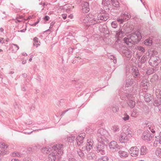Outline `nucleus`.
Listing matches in <instances>:
<instances>
[{
  "mask_svg": "<svg viewBox=\"0 0 161 161\" xmlns=\"http://www.w3.org/2000/svg\"><path fill=\"white\" fill-rule=\"evenodd\" d=\"M129 119V116L127 114H125L124 117L123 118V119L124 121H127Z\"/></svg>",
  "mask_w": 161,
  "mask_h": 161,
  "instance_id": "603ef678",
  "label": "nucleus"
},
{
  "mask_svg": "<svg viewBox=\"0 0 161 161\" xmlns=\"http://www.w3.org/2000/svg\"><path fill=\"white\" fill-rule=\"evenodd\" d=\"M139 114V110L137 109H134L131 114V116L132 117H135L137 116Z\"/></svg>",
  "mask_w": 161,
  "mask_h": 161,
  "instance_id": "5701e85b",
  "label": "nucleus"
},
{
  "mask_svg": "<svg viewBox=\"0 0 161 161\" xmlns=\"http://www.w3.org/2000/svg\"><path fill=\"white\" fill-rule=\"evenodd\" d=\"M161 105V101L159 98L157 99H155L154 100L153 103V105L154 106H157L158 107Z\"/></svg>",
  "mask_w": 161,
  "mask_h": 161,
  "instance_id": "a878e982",
  "label": "nucleus"
},
{
  "mask_svg": "<svg viewBox=\"0 0 161 161\" xmlns=\"http://www.w3.org/2000/svg\"><path fill=\"white\" fill-rule=\"evenodd\" d=\"M13 47H12L13 48V51L14 52H16L19 49V47L17 45L14 44H13Z\"/></svg>",
  "mask_w": 161,
  "mask_h": 161,
  "instance_id": "4c0bfd02",
  "label": "nucleus"
},
{
  "mask_svg": "<svg viewBox=\"0 0 161 161\" xmlns=\"http://www.w3.org/2000/svg\"><path fill=\"white\" fill-rule=\"evenodd\" d=\"M85 134H81L79 135L75 139L77 144L79 146H80L81 144L83 143V140L85 138Z\"/></svg>",
  "mask_w": 161,
  "mask_h": 161,
  "instance_id": "9d476101",
  "label": "nucleus"
},
{
  "mask_svg": "<svg viewBox=\"0 0 161 161\" xmlns=\"http://www.w3.org/2000/svg\"><path fill=\"white\" fill-rule=\"evenodd\" d=\"M147 57L146 55H144L141 58L140 60L141 64L144 63L146 61Z\"/></svg>",
  "mask_w": 161,
  "mask_h": 161,
  "instance_id": "58836bf2",
  "label": "nucleus"
},
{
  "mask_svg": "<svg viewBox=\"0 0 161 161\" xmlns=\"http://www.w3.org/2000/svg\"><path fill=\"white\" fill-rule=\"evenodd\" d=\"M124 96L126 98L129 100H131L132 98V95L131 94H127L126 93L124 95Z\"/></svg>",
  "mask_w": 161,
  "mask_h": 161,
  "instance_id": "c03bdc74",
  "label": "nucleus"
},
{
  "mask_svg": "<svg viewBox=\"0 0 161 161\" xmlns=\"http://www.w3.org/2000/svg\"><path fill=\"white\" fill-rule=\"evenodd\" d=\"M149 138H150V139L151 140L154 136V135L152 134L149 133Z\"/></svg>",
  "mask_w": 161,
  "mask_h": 161,
  "instance_id": "bf43d9fd",
  "label": "nucleus"
},
{
  "mask_svg": "<svg viewBox=\"0 0 161 161\" xmlns=\"http://www.w3.org/2000/svg\"><path fill=\"white\" fill-rule=\"evenodd\" d=\"M110 58L112 60H114V59L115 58V57L113 55H111L110 57Z\"/></svg>",
  "mask_w": 161,
  "mask_h": 161,
  "instance_id": "338daca9",
  "label": "nucleus"
},
{
  "mask_svg": "<svg viewBox=\"0 0 161 161\" xmlns=\"http://www.w3.org/2000/svg\"><path fill=\"white\" fill-rule=\"evenodd\" d=\"M55 153L57 157L60 158L63 153V145L62 144H56L53 146L52 150Z\"/></svg>",
  "mask_w": 161,
  "mask_h": 161,
  "instance_id": "20e7f679",
  "label": "nucleus"
},
{
  "mask_svg": "<svg viewBox=\"0 0 161 161\" xmlns=\"http://www.w3.org/2000/svg\"><path fill=\"white\" fill-rule=\"evenodd\" d=\"M22 75L23 76V77L25 78L27 77V74L25 73L22 74Z\"/></svg>",
  "mask_w": 161,
  "mask_h": 161,
  "instance_id": "774afa93",
  "label": "nucleus"
},
{
  "mask_svg": "<svg viewBox=\"0 0 161 161\" xmlns=\"http://www.w3.org/2000/svg\"><path fill=\"white\" fill-rule=\"evenodd\" d=\"M74 49L72 47H69L68 49V51L70 54H72L73 52Z\"/></svg>",
  "mask_w": 161,
  "mask_h": 161,
  "instance_id": "4d7b16f0",
  "label": "nucleus"
},
{
  "mask_svg": "<svg viewBox=\"0 0 161 161\" xmlns=\"http://www.w3.org/2000/svg\"><path fill=\"white\" fill-rule=\"evenodd\" d=\"M149 129L153 133H155V130H156V129L155 128V127L153 126L149 127Z\"/></svg>",
  "mask_w": 161,
  "mask_h": 161,
  "instance_id": "09e8293b",
  "label": "nucleus"
},
{
  "mask_svg": "<svg viewBox=\"0 0 161 161\" xmlns=\"http://www.w3.org/2000/svg\"><path fill=\"white\" fill-rule=\"evenodd\" d=\"M156 70L153 68H150L147 70L146 72V74L148 75H150L154 73Z\"/></svg>",
  "mask_w": 161,
  "mask_h": 161,
  "instance_id": "c85d7f7f",
  "label": "nucleus"
},
{
  "mask_svg": "<svg viewBox=\"0 0 161 161\" xmlns=\"http://www.w3.org/2000/svg\"><path fill=\"white\" fill-rule=\"evenodd\" d=\"M127 103L131 108H133L135 105V102L133 100H127Z\"/></svg>",
  "mask_w": 161,
  "mask_h": 161,
  "instance_id": "4be33fe9",
  "label": "nucleus"
},
{
  "mask_svg": "<svg viewBox=\"0 0 161 161\" xmlns=\"http://www.w3.org/2000/svg\"><path fill=\"white\" fill-rule=\"evenodd\" d=\"M82 8L81 12L83 13H88L89 11V4L88 3L85 2L82 4Z\"/></svg>",
  "mask_w": 161,
  "mask_h": 161,
  "instance_id": "9b49d317",
  "label": "nucleus"
},
{
  "mask_svg": "<svg viewBox=\"0 0 161 161\" xmlns=\"http://www.w3.org/2000/svg\"><path fill=\"white\" fill-rule=\"evenodd\" d=\"M12 155L13 156H17L18 157H21L22 154L19 153H13Z\"/></svg>",
  "mask_w": 161,
  "mask_h": 161,
  "instance_id": "8fccbe9b",
  "label": "nucleus"
},
{
  "mask_svg": "<svg viewBox=\"0 0 161 161\" xmlns=\"http://www.w3.org/2000/svg\"><path fill=\"white\" fill-rule=\"evenodd\" d=\"M38 38L36 37H35L34 38L33 41H34V43H33V45L34 46H36L37 47L38 45H40L38 43Z\"/></svg>",
  "mask_w": 161,
  "mask_h": 161,
  "instance_id": "e433bc0d",
  "label": "nucleus"
},
{
  "mask_svg": "<svg viewBox=\"0 0 161 161\" xmlns=\"http://www.w3.org/2000/svg\"><path fill=\"white\" fill-rule=\"evenodd\" d=\"M132 74L135 78L141 77V75L140 74L138 69L137 68L135 67V68H133L132 69Z\"/></svg>",
  "mask_w": 161,
  "mask_h": 161,
  "instance_id": "ddd939ff",
  "label": "nucleus"
},
{
  "mask_svg": "<svg viewBox=\"0 0 161 161\" xmlns=\"http://www.w3.org/2000/svg\"><path fill=\"white\" fill-rule=\"evenodd\" d=\"M120 53L123 56H126L127 58V59L129 60L131 56L132 52L127 47H122L120 50Z\"/></svg>",
  "mask_w": 161,
  "mask_h": 161,
  "instance_id": "423d86ee",
  "label": "nucleus"
},
{
  "mask_svg": "<svg viewBox=\"0 0 161 161\" xmlns=\"http://www.w3.org/2000/svg\"><path fill=\"white\" fill-rule=\"evenodd\" d=\"M156 139L153 143V146L156 147L158 144H161V131L160 132L159 135L155 137Z\"/></svg>",
  "mask_w": 161,
  "mask_h": 161,
  "instance_id": "2eb2a0df",
  "label": "nucleus"
},
{
  "mask_svg": "<svg viewBox=\"0 0 161 161\" xmlns=\"http://www.w3.org/2000/svg\"><path fill=\"white\" fill-rule=\"evenodd\" d=\"M93 155H94L93 154H92V155H91V154H89L88 158L89 160L93 159V157H94Z\"/></svg>",
  "mask_w": 161,
  "mask_h": 161,
  "instance_id": "5fc2aeb1",
  "label": "nucleus"
},
{
  "mask_svg": "<svg viewBox=\"0 0 161 161\" xmlns=\"http://www.w3.org/2000/svg\"><path fill=\"white\" fill-rule=\"evenodd\" d=\"M147 149L145 146H142L140 148V154L141 155H145L147 153Z\"/></svg>",
  "mask_w": 161,
  "mask_h": 161,
  "instance_id": "6ab92c4d",
  "label": "nucleus"
},
{
  "mask_svg": "<svg viewBox=\"0 0 161 161\" xmlns=\"http://www.w3.org/2000/svg\"><path fill=\"white\" fill-rule=\"evenodd\" d=\"M67 15L66 14H63L62 17L64 19H65L66 18Z\"/></svg>",
  "mask_w": 161,
  "mask_h": 161,
  "instance_id": "69168bd1",
  "label": "nucleus"
},
{
  "mask_svg": "<svg viewBox=\"0 0 161 161\" xmlns=\"http://www.w3.org/2000/svg\"><path fill=\"white\" fill-rule=\"evenodd\" d=\"M26 28H25V29H23V30H20V31L19 30L18 31V32H25L26 31Z\"/></svg>",
  "mask_w": 161,
  "mask_h": 161,
  "instance_id": "0e129e2a",
  "label": "nucleus"
},
{
  "mask_svg": "<svg viewBox=\"0 0 161 161\" xmlns=\"http://www.w3.org/2000/svg\"><path fill=\"white\" fill-rule=\"evenodd\" d=\"M70 109V108H69V109H67L66 110H65V111H64L63 112L62 114H61V115L62 116H63L64 114L67 112L68 111V110H69Z\"/></svg>",
  "mask_w": 161,
  "mask_h": 161,
  "instance_id": "052dcab7",
  "label": "nucleus"
},
{
  "mask_svg": "<svg viewBox=\"0 0 161 161\" xmlns=\"http://www.w3.org/2000/svg\"><path fill=\"white\" fill-rule=\"evenodd\" d=\"M112 27L114 28H116L118 26L117 23L116 21H113L111 24Z\"/></svg>",
  "mask_w": 161,
  "mask_h": 161,
  "instance_id": "a18cd8bd",
  "label": "nucleus"
},
{
  "mask_svg": "<svg viewBox=\"0 0 161 161\" xmlns=\"http://www.w3.org/2000/svg\"><path fill=\"white\" fill-rule=\"evenodd\" d=\"M155 154L156 155L161 158V148L159 147H157L155 151Z\"/></svg>",
  "mask_w": 161,
  "mask_h": 161,
  "instance_id": "393cba45",
  "label": "nucleus"
},
{
  "mask_svg": "<svg viewBox=\"0 0 161 161\" xmlns=\"http://www.w3.org/2000/svg\"><path fill=\"white\" fill-rule=\"evenodd\" d=\"M132 133V131L130 129H127L125 133L128 137H130L131 136Z\"/></svg>",
  "mask_w": 161,
  "mask_h": 161,
  "instance_id": "a19ab883",
  "label": "nucleus"
},
{
  "mask_svg": "<svg viewBox=\"0 0 161 161\" xmlns=\"http://www.w3.org/2000/svg\"><path fill=\"white\" fill-rule=\"evenodd\" d=\"M112 4L113 7H115L117 9H118L120 7L119 3L118 1H117V0H116L113 3H112Z\"/></svg>",
  "mask_w": 161,
  "mask_h": 161,
  "instance_id": "c756f323",
  "label": "nucleus"
},
{
  "mask_svg": "<svg viewBox=\"0 0 161 161\" xmlns=\"http://www.w3.org/2000/svg\"><path fill=\"white\" fill-rule=\"evenodd\" d=\"M133 80L132 79H129L126 80L125 86L127 87L130 86L133 83Z\"/></svg>",
  "mask_w": 161,
  "mask_h": 161,
  "instance_id": "b1692460",
  "label": "nucleus"
},
{
  "mask_svg": "<svg viewBox=\"0 0 161 161\" xmlns=\"http://www.w3.org/2000/svg\"><path fill=\"white\" fill-rule=\"evenodd\" d=\"M35 108L34 106H32L30 108V111L31 112L33 111V110H34Z\"/></svg>",
  "mask_w": 161,
  "mask_h": 161,
  "instance_id": "680f3d73",
  "label": "nucleus"
},
{
  "mask_svg": "<svg viewBox=\"0 0 161 161\" xmlns=\"http://www.w3.org/2000/svg\"><path fill=\"white\" fill-rule=\"evenodd\" d=\"M161 62L160 58L157 56H152L149 59V64L152 66L155 67L158 66Z\"/></svg>",
  "mask_w": 161,
  "mask_h": 161,
  "instance_id": "39448f33",
  "label": "nucleus"
},
{
  "mask_svg": "<svg viewBox=\"0 0 161 161\" xmlns=\"http://www.w3.org/2000/svg\"><path fill=\"white\" fill-rule=\"evenodd\" d=\"M49 19V17L47 15H46L44 18V19L45 21H48Z\"/></svg>",
  "mask_w": 161,
  "mask_h": 161,
  "instance_id": "13d9d810",
  "label": "nucleus"
},
{
  "mask_svg": "<svg viewBox=\"0 0 161 161\" xmlns=\"http://www.w3.org/2000/svg\"><path fill=\"white\" fill-rule=\"evenodd\" d=\"M144 98L145 102L147 103L150 102L152 99L151 95L148 93L146 94Z\"/></svg>",
  "mask_w": 161,
  "mask_h": 161,
  "instance_id": "412c9836",
  "label": "nucleus"
},
{
  "mask_svg": "<svg viewBox=\"0 0 161 161\" xmlns=\"http://www.w3.org/2000/svg\"><path fill=\"white\" fill-rule=\"evenodd\" d=\"M112 129L114 132H118L119 130V126L117 125H114L113 126Z\"/></svg>",
  "mask_w": 161,
  "mask_h": 161,
  "instance_id": "7c9ffc66",
  "label": "nucleus"
},
{
  "mask_svg": "<svg viewBox=\"0 0 161 161\" xmlns=\"http://www.w3.org/2000/svg\"><path fill=\"white\" fill-rule=\"evenodd\" d=\"M121 15L125 20H128L131 18V15L128 12H125L124 13H122Z\"/></svg>",
  "mask_w": 161,
  "mask_h": 161,
  "instance_id": "a211bd4d",
  "label": "nucleus"
},
{
  "mask_svg": "<svg viewBox=\"0 0 161 161\" xmlns=\"http://www.w3.org/2000/svg\"><path fill=\"white\" fill-rule=\"evenodd\" d=\"M92 148L89 146L87 144L86 146V149L87 151H89Z\"/></svg>",
  "mask_w": 161,
  "mask_h": 161,
  "instance_id": "6e6d98bb",
  "label": "nucleus"
},
{
  "mask_svg": "<svg viewBox=\"0 0 161 161\" xmlns=\"http://www.w3.org/2000/svg\"><path fill=\"white\" fill-rule=\"evenodd\" d=\"M110 149L113 151H117L120 149V146H119L115 141H112L109 144Z\"/></svg>",
  "mask_w": 161,
  "mask_h": 161,
  "instance_id": "6e6552de",
  "label": "nucleus"
},
{
  "mask_svg": "<svg viewBox=\"0 0 161 161\" xmlns=\"http://www.w3.org/2000/svg\"><path fill=\"white\" fill-rule=\"evenodd\" d=\"M77 153L80 157L81 158H83L84 156V153L82 152L81 150L79 149L77 150Z\"/></svg>",
  "mask_w": 161,
  "mask_h": 161,
  "instance_id": "ea45409f",
  "label": "nucleus"
},
{
  "mask_svg": "<svg viewBox=\"0 0 161 161\" xmlns=\"http://www.w3.org/2000/svg\"><path fill=\"white\" fill-rule=\"evenodd\" d=\"M155 94L157 98L161 99V90L160 89H156L155 91Z\"/></svg>",
  "mask_w": 161,
  "mask_h": 161,
  "instance_id": "bb28decb",
  "label": "nucleus"
},
{
  "mask_svg": "<svg viewBox=\"0 0 161 161\" xmlns=\"http://www.w3.org/2000/svg\"><path fill=\"white\" fill-rule=\"evenodd\" d=\"M111 107L112 110L114 113L117 112L119 110V108L117 106H113Z\"/></svg>",
  "mask_w": 161,
  "mask_h": 161,
  "instance_id": "c9c22d12",
  "label": "nucleus"
},
{
  "mask_svg": "<svg viewBox=\"0 0 161 161\" xmlns=\"http://www.w3.org/2000/svg\"><path fill=\"white\" fill-rule=\"evenodd\" d=\"M137 49L138 50L140 51L141 53H142V54L145 51L144 48L142 47H138L137 48Z\"/></svg>",
  "mask_w": 161,
  "mask_h": 161,
  "instance_id": "37998d69",
  "label": "nucleus"
},
{
  "mask_svg": "<svg viewBox=\"0 0 161 161\" xmlns=\"http://www.w3.org/2000/svg\"><path fill=\"white\" fill-rule=\"evenodd\" d=\"M102 4L104 6H108L110 4L109 0H103Z\"/></svg>",
  "mask_w": 161,
  "mask_h": 161,
  "instance_id": "f704fd0d",
  "label": "nucleus"
},
{
  "mask_svg": "<svg viewBox=\"0 0 161 161\" xmlns=\"http://www.w3.org/2000/svg\"><path fill=\"white\" fill-rule=\"evenodd\" d=\"M8 146L6 145H5V143H4L0 142V148H7L8 147Z\"/></svg>",
  "mask_w": 161,
  "mask_h": 161,
  "instance_id": "3c124183",
  "label": "nucleus"
},
{
  "mask_svg": "<svg viewBox=\"0 0 161 161\" xmlns=\"http://www.w3.org/2000/svg\"><path fill=\"white\" fill-rule=\"evenodd\" d=\"M145 44L147 45H150L152 44V41L150 40H146L145 41Z\"/></svg>",
  "mask_w": 161,
  "mask_h": 161,
  "instance_id": "de8ad7c7",
  "label": "nucleus"
},
{
  "mask_svg": "<svg viewBox=\"0 0 161 161\" xmlns=\"http://www.w3.org/2000/svg\"><path fill=\"white\" fill-rule=\"evenodd\" d=\"M99 142L100 143L96 146L95 150L97 153H100L102 155L104 154L105 153L104 149L106 146L103 143L104 142Z\"/></svg>",
  "mask_w": 161,
  "mask_h": 161,
  "instance_id": "0eeeda50",
  "label": "nucleus"
},
{
  "mask_svg": "<svg viewBox=\"0 0 161 161\" xmlns=\"http://www.w3.org/2000/svg\"><path fill=\"white\" fill-rule=\"evenodd\" d=\"M124 32L122 31V29H120L116 32V36L117 40H119L123 36Z\"/></svg>",
  "mask_w": 161,
  "mask_h": 161,
  "instance_id": "f3484780",
  "label": "nucleus"
},
{
  "mask_svg": "<svg viewBox=\"0 0 161 161\" xmlns=\"http://www.w3.org/2000/svg\"><path fill=\"white\" fill-rule=\"evenodd\" d=\"M80 19L84 25L86 26L94 25L98 23V19L93 17H89L86 15L82 16L81 17Z\"/></svg>",
  "mask_w": 161,
  "mask_h": 161,
  "instance_id": "f03ea898",
  "label": "nucleus"
},
{
  "mask_svg": "<svg viewBox=\"0 0 161 161\" xmlns=\"http://www.w3.org/2000/svg\"><path fill=\"white\" fill-rule=\"evenodd\" d=\"M57 157L59 159L58 157H57V155L54 152L52 153L49 154L48 156V158L49 160L50 161H55Z\"/></svg>",
  "mask_w": 161,
  "mask_h": 161,
  "instance_id": "4468645a",
  "label": "nucleus"
},
{
  "mask_svg": "<svg viewBox=\"0 0 161 161\" xmlns=\"http://www.w3.org/2000/svg\"><path fill=\"white\" fill-rule=\"evenodd\" d=\"M119 156L121 158H125L128 156V154L127 152L125 151L120 150L119 151Z\"/></svg>",
  "mask_w": 161,
  "mask_h": 161,
  "instance_id": "aec40b11",
  "label": "nucleus"
},
{
  "mask_svg": "<svg viewBox=\"0 0 161 161\" xmlns=\"http://www.w3.org/2000/svg\"><path fill=\"white\" fill-rule=\"evenodd\" d=\"M119 140L121 143H125L129 140V138L125 133H121L120 135Z\"/></svg>",
  "mask_w": 161,
  "mask_h": 161,
  "instance_id": "f8f14e48",
  "label": "nucleus"
},
{
  "mask_svg": "<svg viewBox=\"0 0 161 161\" xmlns=\"http://www.w3.org/2000/svg\"><path fill=\"white\" fill-rule=\"evenodd\" d=\"M139 151V149L136 147L135 146L131 148L130 153L132 156L136 157L138 156Z\"/></svg>",
  "mask_w": 161,
  "mask_h": 161,
  "instance_id": "1a4fd4ad",
  "label": "nucleus"
},
{
  "mask_svg": "<svg viewBox=\"0 0 161 161\" xmlns=\"http://www.w3.org/2000/svg\"><path fill=\"white\" fill-rule=\"evenodd\" d=\"M87 144L92 148L93 146V141L91 140H87Z\"/></svg>",
  "mask_w": 161,
  "mask_h": 161,
  "instance_id": "49530a36",
  "label": "nucleus"
},
{
  "mask_svg": "<svg viewBox=\"0 0 161 161\" xmlns=\"http://www.w3.org/2000/svg\"><path fill=\"white\" fill-rule=\"evenodd\" d=\"M40 18H39L38 19L37 21L34 24L31 25V26H35L40 21Z\"/></svg>",
  "mask_w": 161,
  "mask_h": 161,
  "instance_id": "864d4df0",
  "label": "nucleus"
},
{
  "mask_svg": "<svg viewBox=\"0 0 161 161\" xmlns=\"http://www.w3.org/2000/svg\"><path fill=\"white\" fill-rule=\"evenodd\" d=\"M122 16L120 15L119 17L116 19L117 21L120 24H123L125 21V20Z\"/></svg>",
  "mask_w": 161,
  "mask_h": 161,
  "instance_id": "473e14b6",
  "label": "nucleus"
},
{
  "mask_svg": "<svg viewBox=\"0 0 161 161\" xmlns=\"http://www.w3.org/2000/svg\"><path fill=\"white\" fill-rule=\"evenodd\" d=\"M75 138V136H74L71 135L68 137L67 140L69 142H72L74 141Z\"/></svg>",
  "mask_w": 161,
  "mask_h": 161,
  "instance_id": "2f4dec72",
  "label": "nucleus"
},
{
  "mask_svg": "<svg viewBox=\"0 0 161 161\" xmlns=\"http://www.w3.org/2000/svg\"><path fill=\"white\" fill-rule=\"evenodd\" d=\"M108 14L103 13L99 17H97L98 20H100L105 21L108 19Z\"/></svg>",
  "mask_w": 161,
  "mask_h": 161,
  "instance_id": "dca6fc26",
  "label": "nucleus"
},
{
  "mask_svg": "<svg viewBox=\"0 0 161 161\" xmlns=\"http://www.w3.org/2000/svg\"><path fill=\"white\" fill-rule=\"evenodd\" d=\"M8 153V152L5 148L0 150V156L3 155Z\"/></svg>",
  "mask_w": 161,
  "mask_h": 161,
  "instance_id": "79ce46f5",
  "label": "nucleus"
},
{
  "mask_svg": "<svg viewBox=\"0 0 161 161\" xmlns=\"http://www.w3.org/2000/svg\"><path fill=\"white\" fill-rule=\"evenodd\" d=\"M149 85V83L147 82V80H144L141 83V85L145 88H147V86Z\"/></svg>",
  "mask_w": 161,
  "mask_h": 161,
  "instance_id": "72a5a7b5",
  "label": "nucleus"
},
{
  "mask_svg": "<svg viewBox=\"0 0 161 161\" xmlns=\"http://www.w3.org/2000/svg\"><path fill=\"white\" fill-rule=\"evenodd\" d=\"M149 133H147L145 135H143L142 136V138L143 140L147 141H151L150 138H149Z\"/></svg>",
  "mask_w": 161,
  "mask_h": 161,
  "instance_id": "cd10ccee",
  "label": "nucleus"
},
{
  "mask_svg": "<svg viewBox=\"0 0 161 161\" xmlns=\"http://www.w3.org/2000/svg\"><path fill=\"white\" fill-rule=\"evenodd\" d=\"M55 24V22H52L50 24V26L49 27V28H51L53 27V25Z\"/></svg>",
  "mask_w": 161,
  "mask_h": 161,
  "instance_id": "e2e57ef3",
  "label": "nucleus"
},
{
  "mask_svg": "<svg viewBox=\"0 0 161 161\" xmlns=\"http://www.w3.org/2000/svg\"><path fill=\"white\" fill-rule=\"evenodd\" d=\"M107 133L106 130L102 128L98 130L97 133V139L98 142H104L107 141L105 137L106 134Z\"/></svg>",
  "mask_w": 161,
  "mask_h": 161,
  "instance_id": "7ed1b4c3",
  "label": "nucleus"
},
{
  "mask_svg": "<svg viewBox=\"0 0 161 161\" xmlns=\"http://www.w3.org/2000/svg\"><path fill=\"white\" fill-rule=\"evenodd\" d=\"M142 38L141 33L139 31H136L131 33L128 37L124 38V42L127 45H130L134 43H137Z\"/></svg>",
  "mask_w": 161,
  "mask_h": 161,
  "instance_id": "f257e3e1",
  "label": "nucleus"
}]
</instances>
